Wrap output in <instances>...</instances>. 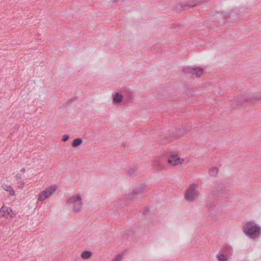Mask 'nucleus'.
Here are the masks:
<instances>
[{"mask_svg":"<svg viewBox=\"0 0 261 261\" xmlns=\"http://www.w3.org/2000/svg\"><path fill=\"white\" fill-rule=\"evenodd\" d=\"M261 100V94L252 95L245 94L231 100V107L233 108L244 107L250 103H255Z\"/></svg>","mask_w":261,"mask_h":261,"instance_id":"nucleus-1","label":"nucleus"},{"mask_svg":"<svg viewBox=\"0 0 261 261\" xmlns=\"http://www.w3.org/2000/svg\"><path fill=\"white\" fill-rule=\"evenodd\" d=\"M243 228L244 233L252 239L258 238L261 234V227L253 222H247Z\"/></svg>","mask_w":261,"mask_h":261,"instance_id":"nucleus-2","label":"nucleus"},{"mask_svg":"<svg viewBox=\"0 0 261 261\" xmlns=\"http://www.w3.org/2000/svg\"><path fill=\"white\" fill-rule=\"evenodd\" d=\"M232 185L227 183H219L215 185L214 189L218 197L228 198L232 190Z\"/></svg>","mask_w":261,"mask_h":261,"instance_id":"nucleus-3","label":"nucleus"},{"mask_svg":"<svg viewBox=\"0 0 261 261\" xmlns=\"http://www.w3.org/2000/svg\"><path fill=\"white\" fill-rule=\"evenodd\" d=\"M199 195L198 186L193 184L186 190L185 194V198L189 202H193L198 199Z\"/></svg>","mask_w":261,"mask_h":261,"instance_id":"nucleus-4","label":"nucleus"},{"mask_svg":"<svg viewBox=\"0 0 261 261\" xmlns=\"http://www.w3.org/2000/svg\"><path fill=\"white\" fill-rule=\"evenodd\" d=\"M82 200V197L80 195L76 196H73L68 198L67 203L72 207L74 212H79L83 204Z\"/></svg>","mask_w":261,"mask_h":261,"instance_id":"nucleus-5","label":"nucleus"},{"mask_svg":"<svg viewBox=\"0 0 261 261\" xmlns=\"http://www.w3.org/2000/svg\"><path fill=\"white\" fill-rule=\"evenodd\" d=\"M56 189V186L54 185L44 190L38 195V200L40 201H43L45 199L48 198L49 197L54 195Z\"/></svg>","mask_w":261,"mask_h":261,"instance_id":"nucleus-6","label":"nucleus"},{"mask_svg":"<svg viewBox=\"0 0 261 261\" xmlns=\"http://www.w3.org/2000/svg\"><path fill=\"white\" fill-rule=\"evenodd\" d=\"M146 185L144 184H141L137 186L134 190L128 195L129 199H134L139 198L143 194Z\"/></svg>","mask_w":261,"mask_h":261,"instance_id":"nucleus-7","label":"nucleus"},{"mask_svg":"<svg viewBox=\"0 0 261 261\" xmlns=\"http://www.w3.org/2000/svg\"><path fill=\"white\" fill-rule=\"evenodd\" d=\"M185 73H189L195 75L197 77H200L203 73V69L200 67H187L183 69Z\"/></svg>","mask_w":261,"mask_h":261,"instance_id":"nucleus-8","label":"nucleus"},{"mask_svg":"<svg viewBox=\"0 0 261 261\" xmlns=\"http://www.w3.org/2000/svg\"><path fill=\"white\" fill-rule=\"evenodd\" d=\"M184 162V159L179 157L177 154H172L168 159V163L171 166H177L181 165Z\"/></svg>","mask_w":261,"mask_h":261,"instance_id":"nucleus-9","label":"nucleus"},{"mask_svg":"<svg viewBox=\"0 0 261 261\" xmlns=\"http://www.w3.org/2000/svg\"><path fill=\"white\" fill-rule=\"evenodd\" d=\"M0 214L2 217H6L7 218H12L14 214L10 207L3 205L0 209Z\"/></svg>","mask_w":261,"mask_h":261,"instance_id":"nucleus-10","label":"nucleus"},{"mask_svg":"<svg viewBox=\"0 0 261 261\" xmlns=\"http://www.w3.org/2000/svg\"><path fill=\"white\" fill-rule=\"evenodd\" d=\"M152 166L156 170H162L165 167V162L162 159H156L152 162Z\"/></svg>","mask_w":261,"mask_h":261,"instance_id":"nucleus-11","label":"nucleus"},{"mask_svg":"<svg viewBox=\"0 0 261 261\" xmlns=\"http://www.w3.org/2000/svg\"><path fill=\"white\" fill-rule=\"evenodd\" d=\"M216 196H217V193H216L215 191H210L208 192L207 196V202H210V203H207V204L208 206H211V202L213 201V200L216 198Z\"/></svg>","mask_w":261,"mask_h":261,"instance_id":"nucleus-12","label":"nucleus"},{"mask_svg":"<svg viewBox=\"0 0 261 261\" xmlns=\"http://www.w3.org/2000/svg\"><path fill=\"white\" fill-rule=\"evenodd\" d=\"M123 96L119 93H116L113 97V102L115 103H118L122 101Z\"/></svg>","mask_w":261,"mask_h":261,"instance_id":"nucleus-13","label":"nucleus"},{"mask_svg":"<svg viewBox=\"0 0 261 261\" xmlns=\"http://www.w3.org/2000/svg\"><path fill=\"white\" fill-rule=\"evenodd\" d=\"M138 171L137 167L133 166L128 170V174L130 176H135Z\"/></svg>","mask_w":261,"mask_h":261,"instance_id":"nucleus-14","label":"nucleus"},{"mask_svg":"<svg viewBox=\"0 0 261 261\" xmlns=\"http://www.w3.org/2000/svg\"><path fill=\"white\" fill-rule=\"evenodd\" d=\"M83 143V140L81 138H76L73 141L72 146L73 147H77Z\"/></svg>","mask_w":261,"mask_h":261,"instance_id":"nucleus-15","label":"nucleus"},{"mask_svg":"<svg viewBox=\"0 0 261 261\" xmlns=\"http://www.w3.org/2000/svg\"><path fill=\"white\" fill-rule=\"evenodd\" d=\"M2 187L5 190L9 192V194L10 195L13 196L14 195V194H15L14 191L10 186H8L7 185H4L2 186Z\"/></svg>","mask_w":261,"mask_h":261,"instance_id":"nucleus-16","label":"nucleus"},{"mask_svg":"<svg viewBox=\"0 0 261 261\" xmlns=\"http://www.w3.org/2000/svg\"><path fill=\"white\" fill-rule=\"evenodd\" d=\"M16 176V180H17L18 184V187L22 188L23 187L24 182L21 177V175L19 174H17Z\"/></svg>","mask_w":261,"mask_h":261,"instance_id":"nucleus-17","label":"nucleus"},{"mask_svg":"<svg viewBox=\"0 0 261 261\" xmlns=\"http://www.w3.org/2000/svg\"><path fill=\"white\" fill-rule=\"evenodd\" d=\"M92 256V252L88 251H85L82 252L81 257L85 259H88L90 258Z\"/></svg>","mask_w":261,"mask_h":261,"instance_id":"nucleus-18","label":"nucleus"},{"mask_svg":"<svg viewBox=\"0 0 261 261\" xmlns=\"http://www.w3.org/2000/svg\"><path fill=\"white\" fill-rule=\"evenodd\" d=\"M218 172V169L217 167H213L209 170V174L212 176H215Z\"/></svg>","mask_w":261,"mask_h":261,"instance_id":"nucleus-19","label":"nucleus"},{"mask_svg":"<svg viewBox=\"0 0 261 261\" xmlns=\"http://www.w3.org/2000/svg\"><path fill=\"white\" fill-rule=\"evenodd\" d=\"M231 248V247L228 245H225L222 248V252L223 253H230Z\"/></svg>","mask_w":261,"mask_h":261,"instance_id":"nucleus-20","label":"nucleus"},{"mask_svg":"<svg viewBox=\"0 0 261 261\" xmlns=\"http://www.w3.org/2000/svg\"><path fill=\"white\" fill-rule=\"evenodd\" d=\"M217 257L219 261H227V257L223 254H218Z\"/></svg>","mask_w":261,"mask_h":261,"instance_id":"nucleus-21","label":"nucleus"},{"mask_svg":"<svg viewBox=\"0 0 261 261\" xmlns=\"http://www.w3.org/2000/svg\"><path fill=\"white\" fill-rule=\"evenodd\" d=\"M218 15H219V16L221 18H223L224 19H225L226 18H227L228 16V13H218Z\"/></svg>","mask_w":261,"mask_h":261,"instance_id":"nucleus-22","label":"nucleus"},{"mask_svg":"<svg viewBox=\"0 0 261 261\" xmlns=\"http://www.w3.org/2000/svg\"><path fill=\"white\" fill-rule=\"evenodd\" d=\"M122 260V256L120 255H116L114 259L112 261H121Z\"/></svg>","mask_w":261,"mask_h":261,"instance_id":"nucleus-23","label":"nucleus"},{"mask_svg":"<svg viewBox=\"0 0 261 261\" xmlns=\"http://www.w3.org/2000/svg\"><path fill=\"white\" fill-rule=\"evenodd\" d=\"M69 138V136L68 135H64L63 136L62 141L64 142H66L67 140H68Z\"/></svg>","mask_w":261,"mask_h":261,"instance_id":"nucleus-24","label":"nucleus"},{"mask_svg":"<svg viewBox=\"0 0 261 261\" xmlns=\"http://www.w3.org/2000/svg\"><path fill=\"white\" fill-rule=\"evenodd\" d=\"M177 138H178L177 136H174V137H172H172H171V135L169 134L168 137V138L169 139L168 141H170L172 140L173 139Z\"/></svg>","mask_w":261,"mask_h":261,"instance_id":"nucleus-25","label":"nucleus"},{"mask_svg":"<svg viewBox=\"0 0 261 261\" xmlns=\"http://www.w3.org/2000/svg\"><path fill=\"white\" fill-rule=\"evenodd\" d=\"M76 99V97L74 98H72V99H70L68 100V103H71L73 100H75Z\"/></svg>","mask_w":261,"mask_h":261,"instance_id":"nucleus-26","label":"nucleus"},{"mask_svg":"<svg viewBox=\"0 0 261 261\" xmlns=\"http://www.w3.org/2000/svg\"><path fill=\"white\" fill-rule=\"evenodd\" d=\"M148 210L147 209V210H146L145 211H144L143 212V214L144 215H145V214H146L147 213H148Z\"/></svg>","mask_w":261,"mask_h":261,"instance_id":"nucleus-27","label":"nucleus"},{"mask_svg":"<svg viewBox=\"0 0 261 261\" xmlns=\"http://www.w3.org/2000/svg\"><path fill=\"white\" fill-rule=\"evenodd\" d=\"M184 131H185V129L184 128H182V129H180L178 132H179V133H184Z\"/></svg>","mask_w":261,"mask_h":261,"instance_id":"nucleus-28","label":"nucleus"},{"mask_svg":"<svg viewBox=\"0 0 261 261\" xmlns=\"http://www.w3.org/2000/svg\"><path fill=\"white\" fill-rule=\"evenodd\" d=\"M197 5H192V6H190V5H187V6L189 7H195V6H196Z\"/></svg>","mask_w":261,"mask_h":261,"instance_id":"nucleus-29","label":"nucleus"},{"mask_svg":"<svg viewBox=\"0 0 261 261\" xmlns=\"http://www.w3.org/2000/svg\"><path fill=\"white\" fill-rule=\"evenodd\" d=\"M20 171L21 172H24L25 171V169L24 168H22L21 170H20Z\"/></svg>","mask_w":261,"mask_h":261,"instance_id":"nucleus-30","label":"nucleus"},{"mask_svg":"<svg viewBox=\"0 0 261 261\" xmlns=\"http://www.w3.org/2000/svg\"><path fill=\"white\" fill-rule=\"evenodd\" d=\"M15 128L17 129L18 128V125H16L15 126Z\"/></svg>","mask_w":261,"mask_h":261,"instance_id":"nucleus-31","label":"nucleus"},{"mask_svg":"<svg viewBox=\"0 0 261 261\" xmlns=\"http://www.w3.org/2000/svg\"><path fill=\"white\" fill-rule=\"evenodd\" d=\"M119 0H113V2H116L119 1Z\"/></svg>","mask_w":261,"mask_h":261,"instance_id":"nucleus-32","label":"nucleus"}]
</instances>
